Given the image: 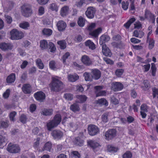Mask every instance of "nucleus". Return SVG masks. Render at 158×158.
<instances>
[{
	"label": "nucleus",
	"instance_id": "nucleus-16",
	"mask_svg": "<svg viewBox=\"0 0 158 158\" xmlns=\"http://www.w3.org/2000/svg\"><path fill=\"white\" fill-rule=\"evenodd\" d=\"M56 26L59 31H63L65 30L67 25L64 21L59 20L56 24Z\"/></svg>",
	"mask_w": 158,
	"mask_h": 158
},
{
	"label": "nucleus",
	"instance_id": "nucleus-63",
	"mask_svg": "<svg viewBox=\"0 0 158 158\" xmlns=\"http://www.w3.org/2000/svg\"><path fill=\"white\" fill-rule=\"evenodd\" d=\"M44 13V8L41 6L39 7L38 10V15H43Z\"/></svg>",
	"mask_w": 158,
	"mask_h": 158
},
{
	"label": "nucleus",
	"instance_id": "nucleus-30",
	"mask_svg": "<svg viewBox=\"0 0 158 158\" xmlns=\"http://www.w3.org/2000/svg\"><path fill=\"white\" fill-rule=\"evenodd\" d=\"M135 20V19L134 17L130 18L126 23L124 24V27L126 29H129L131 24L133 23Z\"/></svg>",
	"mask_w": 158,
	"mask_h": 158
},
{
	"label": "nucleus",
	"instance_id": "nucleus-37",
	"mask_svg": "<svg viewBox=\"0 0 158 158\" xmlns=\"http://www.w3.org/2000/svg\"><path fill=\"white\" fill-rule=\"evenodd\" d=\"M48 50L51 52L54 53L55 52L56 48L55 45L52 42H49L48 44Z\"/></svg>",
	"mask_w": 158,
	"mask_h": 158
},
{
	"label": "nucleus",
	"instance_id": "nucleus-49",
	"mask_svg": "<svg viewBox=\"0 0 158 158\" xmlns=\"http://www.w3.org/2000/svg\"><path fill=\"white\" fill-rule=\"evenodd\" d=\"M49 9L52 11H57L58 10V6L56 3H52L50 5Z\"/></svg>",
	"mask_w": 158,
	"mask_h": 158
},
{
	"label": "nucleus",
	"instance_id": "nucleus-45",
	"mask_svg": "<svg viewBox=\"0 0 158 158\" xmlns=\"http://www.w3.org/2000/svg\"><path fill=\"white\" fill-rule=\"evenodd\" d=\"M124 72V69H118L116 70L115 73L116 76L121 77Z\"/></svg>",
	"mask_w": 158,
	"mask_h": 158
},
{
	"label": "nucleus",
	"instance_id": "nucleus-52",
	"mask_svg": "<svg viewBox=\"0 0 158 158\" xmlns=\"http://www.w3.org/2000/svg\"><path fill=\"white\" fill-rule=\"evenodd\" d=\"M96 96L98 97L106 96V92L105 90L100 91L98 92H95Z\"/></svg>",
	"mask_w": 158,
	"mask_h": 158
},
{
	"label": "nucleus",
	"instance_id": "nucleus-29",
	"mask_svg": "<svg viewBox=\"0 0 158 158\" xmlns=\"http://www.w3.org/2000/svg\"><path fill=\"white\" fill-rule=\"evenodd\" d=\"M110 40V37L107 35H102L100 38V44H104L106 42H108Z\"/></svg>",
	"mask_w": 158,
	"mask_h": 158
},
{
	"label": "nucleus",
	"instance_id": "nucleus-35",
	"mask_svg": "<svg viewBox=\"0 0 158 158\" xmlns=\"http://www.w3.org/2000/svg\"><path fill=\"white\" fill-rule=\"evenodd\" d=\"M48 45V42L46 40H41L40 42V47L42 50L47 49Z\"/></svg>",
	"mask_w": 158,
	"mask_h": 158
},
{
	"label": "nucleus",
	"instance_id": "nucleus-23",
	"mask_svg": "<svg viewBox=\"0 0 158 158\" xmlns=\"http://www.w3.org/2000/svg\"><path fill=\"white\" fill-rule=\"evenodd\" d=\"M16 79V76L15 73H12L10 74L6 79V82L8 84H11L13 83Z\"/></svg>",
	"mask_w": 158,
	"mask_h": 158
},
{
	"label": "nucleus",
	"instance_id": "nucleus-60",
	"mask_svg": "<svg viewBox=\"0 0 158 158\" xmlns=\"http://www.w3.org/2000/svg\"><path fill=\"white\" fill-rule=\"evenodd\" d=\"M108 113H106L102 115V119L103 122L106 123L108 121Z\"/></svg>",
	"mask_w": 158,
	"mask_h": 158
},
{
	"label": "nucleus",
	"instance_id": "nucleus-44",
	"mask_svg": "<svg viewBox=\"0 0 158 158\" xmlns=\"http://www.w3.org/2000/svg\"><path fill=\"white\" fill-rule=\"evenodd\" d=\"M35 62L39 69H44V66L40 59L38 58L35 60Z\"/></svg>",
	"mask_w": 158,
	"mask_h": 158
},
{
	"label": "nucleus",
	"instance_id": "nucleus-9",
	"mask_svg": "<svg viewBox=\"0 0 158 158\" xmlns=\"http://www.w3.org/2000/svg\"><path fill=\"white\" fill-rule=\"evenodd\" d=\"M74 145L77 146L81 147L84 143V137L83 136H78L75 137L73 141Z\"/></svg>",
	"mask_w": 158,
	"mask_h": 158
},
{
	"label": "nucleus",
	"instance_id": "nucleus-64",
	"mask_svg": "<svg viewBox=\"0 0 158 158\" xmlns=\"http://www.w3.org/2000/svg\"><path fill=\"white\" fill-rule=\"evenodd\" d=\"M85 3V0H80L76 3V5L77 7H81Z\"/></svg>",
	"mask_w": 158,
	"mask_h": 158
},
{
	"label": "nucleus",
	"instance_id": "nucleus-41",
	"mask_svg": "<svg viewBox=\"0 0 158 158\" xmlns=\"http://www.w3.org/2000/svg\"><path fill=\"white\" fill-rule=\"evenodd\" d=\"M83 76L86 81H91L92 80L93 77L89 73L85 72L83 74Z\"/></svg>",
	"mask_w": 158,
	"mask_h": 158
},
{
	"label": "nucleus",
	"instance_id": "nucleus-15",
	"mask_svg": "<svg viewBox=\"0 0 158 158\" xmlns=\"http://www.w3.org/2000/svg\"><path fill=\"white\" fill-rule=\"evenodd\" d=\"M91 74L93 79L95 80H98L101 76V72L100 71L96 69H92L91 70Z\"/></svg>",
	"mask_w": 158,
	"mask_h": 158
},
{
	"label": "nucleus",
	"instance_id": "nucleus-40",
	"mask_svg": "<svg viewBox=\"0 0 158 158\" xmlns=\"http://www.w3.org/2000/svg\"><path fill=\"white\" fill-rule=\"evenodd\" d=\"M70 156L71 158H80V154L77 151H72L71 152Z\"/></svg>",
	"mask_w": 158,
	"mask_h": 158
},
{
	"label": "nucleus",
	"instance_id": "nucleus-2",
	"mask_svg": "<svg viewBox=\"0 0 158 158\" xmlns=\"http://www.w3.org/2000/svg\"><path fill=\"white\" fill-rule=\"evenodd\" d=\"M61 121V116L60 114H56L52 120H50L47 124V127L48 131H51L57 127Z\"/></svg>",
	"mask_w": 158,
	"mask_h": 158
},
{
	"label": "nucleus",
	"instance_id": "nucleus-13",
	"mask_svg": "<svg viewBox=\"0 0 158 158\" xmlns=\"http://www.w3.org/2000/svg\"><path fill=\"white\" fill-rule=\"evenodd\" d=\"M34 96L35 99L40 102H42L45 98V94L42 91H38L34 94Z\"/></svg>",
	"mask_w": 158,
	"mask_h": 158
},
{
	"label": "nucleus",
	"instance_id": "nucleus-27",
	"mask_svg": "<svg viewBox=\"0 0 158 158\" xmlns=\"http://www.w3.org/2000/svg\"><path fill=\"white\" fill-rule=\"evenodd\" d=\"M69 10V7L67 6H64L61 9L60 14L61 16L64 17L67 15L68 14Z\"/></svg>",
	"mask_w": 158,
	"mask_h": 158
},
{
	"label": "nucleus",
	"instance_id": "nucleus-28",
	"mask_svg": "<svg viewBox=\"0 0 158 158\" xmlns=\"http://www.w3.org/2000/svg\"><path fill=\"white\" fill-rule=\"evenodd\" d=\"M88 145L93 149H94L99 146L98 143L93 140H90L87 142Z\"/></svg>",
	"mask_w": 158,
	"mask_h": 158
},
{
	"label": "nucleus",
	"instance_id": "nucleus-54",
	"mask_svg": "<svg viewBox=\"0 0 158 158\" xmlns=\"http://www.w3.org/2000/svg\"><path fill=\"white\" fill-rule=\"evenodd\" d=\"M152 95L153 98H155L157 95V98L158 100V89L154 87L152 89Z\"/></svg>",
	"mask_w": 158,
	"mask_h": 158
},
{
	"label": "nucleus",
	"instance_id": "nucleus-32",
	"mask_svg": "<svg viewBox=\"0 0 158 158\" xmlns=\"http://www.w3.org/2000/svg\"><path fill=\"white\" fill-rule=\"evenodd\" d=\"M85 20L82 16H80L78 18L77 23L78 25L81 27H84L85 25Z\"/></svg>",
	"mask_w": 158,
	"mask_h": 158
},
{
	"label": "nucleus",
	"instance_id": "nucleus-36",
	"mask_svg": "<svg viewBox=\"0 0 158 158\" xmlns=\"http://www.w3.org/2000/svg\"><path fill=\"white\" fill-rule=\"evenodd\" d=\"M42 33L43 35L49 36L52 34V31L50 29L45 28L43 30Z\"/></svg>",
	"mask_w": 158,
	"mask_h": 158
},
{
	"label": "nucleus",
	"instance_id": "nucleus-10",
	"mask_svg": "<svg viewBox=\"0 0 158 158\" xmlns=\"http://www.w3.org/2000/svg\"><path fill=\"white\" fill-rule=\"evenodd\" d=\"M96 11L95 8L91 6L89 7H88L85 12V15L88 18L93 19L94 16Z\"/></svg>",
	"mask_w": 158,
	"mask_h": 158
},
{
	"label": "nucleus",
	"instance_id": "nucleus-11",
	"mask_svg": "<svg viewBox=\"0 0 158 158\" xmlns=\"http://www.w3.org/2000/svg\"><path fill=\"white\" fill-rule=\"evenodd\" d=\"M123 85L120 82H115L112 84L111 88L114 91H118L122 90L123 88Z\"/></svg>",
	"mask_w": 158,
	"mask_h": 158
},
{
	"label": "nucleus",
	"instance_id": "nucleus-21",
	"mask_svg": "<svg viewBox=\"0 0 158 158\" xmlns=\"http://www.w3.org/2000/svg\"><path fill=\"white\" fill-rule=\"evenodd\" d=\"M102 52L103 54L106 56L110 57L112 55V53L110 49L106 47V44L102 45Z\"/></svg>",
	"mask_w": 158,
	"mask_h": 158
},
{
	"label": "nucleus",
	"instance_id": "nucleus-12",
	"mask_svg": "<svg viewBox=\"0 0 158 158\" xmlns=\"http://www.w3.org/2000/svg\"><path fill=\"white\" fill-rule=\"evenodd\" d=\"M51 135L54 139L59 140L63 137V133L59 130H54L52 132Z\"/></svg>",
	"mask_w": 158,
	"mask_h": 158
},
{
	"label": "nucleus",
	"instance_id": "nucleus-62",
	"mask_svg": "<svg viewBox=\"0 0 158 158\" xmlns=\"http://www.w3.org/2000/svg\"><path fill=\"white\" fill-rule=\"evenodd\" d=\"M5 17L6 19V21L8 24H10L12 22L13 20L12 17L9 15H5Z\"/></svg>",
	"mask_w": 158,
	"mask_h": 158
},
{
	"label": "nucleus",
	"instance_id": "nucleus-51",
	"mask_svg": "<svg viewBox=\"0 0 158 158\" xmlns=\"http://www.w3.org/2000/svg\"><path fill=\"white\" fill-rule=\"evenodd\" d=\"M64 98L68 100L71 101L73 98V95L69 93H67L64 94Z\"/></svg>",
	"mask_w": 158,
	"mask_h": 158
},
{
	"label": "nucleus",
	"instance_id": "nucleus-57",
	"mask_svg": "<svg viewBox=\"0 0 158 158\" xmlns=\"http://www.w3.org/2000/svg\"><path fill=\"white\" fill-rule=\"evenodd\" d=\"M96 26L95 23H91L88 26L87 29L89 32H90L95 28Z\"/></svg>",
	"mask_w": 158,
	"mask_h": 158
},
{
	"label": "nucleus",
	"instance_id": "nucleus-8",
	"mask_svg": "<svg viewBox=\"0 0 158 158\" xmlns=\"http://www.w3.org/2000/svg\"><path fill=\"white\" fill-rule=\"evenodd\" d=\"M88 131L89 134L91 136L95 135L99 132L98 128L94 125H89L88 127Z\"/></svg>",
	"mask_w": 158,
	"mask_h": 158
},
{
	"label": "nucleus",
	"instance_id": "nucleus-17",
	"mask_svg": "<svg viewBox=\"0 0 158 158\" xmlns=\"http://www.w3.org/2000/svg\"><path fill=\"white\" fill-rule=\"evenodd\" d=\"M81 60L82 63L85 65L89 66L92 64V61L89 56L86 55L82 56Z\"/></svg>",
	"mask_w": 158,
	"mask_h": 158
},
{
	"label": "nucleus",
	"instance_id": "nucleus-20",
	"mask_svg": "<svg viewBox=\"0 0 158 158\" xmlns=\"http://www.w3.org/2000/svg\"><path fill=\"white\" fill-rule=\"evenodd\" d=\"M102 31V28L101 27L98 28L93 31L89 32V35L94 37H98L99 34L101 33Z\"/></svg>",
	"mask_w": 158,
	"mask_h": 158
},
{
	"label": "nucleus",
	"instance_id": "nucleus-18",
	"mask_svg": "<svg viewBox=\"0 0 158 158\" xmlns=\"http://www.w3.org/2000/svg\"><path fill=\"white\" fill-rule=\"evenodd\" d=\"M22 90L25 94H30L31 92V86L29 84H25L23 85Z\"/></svg>",
	"mask_w": 158,
	"mask_h": 158
},
{
	"label": "nucleus",
	"instance_id": "nucleus-19",
	"mask_svg": "<svg viewBox=\"0 0 158 158\" xmlns=\"http://www.w3.org/2000/svg\"><path fill=\"white\" fill-rule=\"evenodd\" d=\"M85 46L92 50H94L96 47L94 43L90 40H88L84 43Z\"/></svg>",
	"mask_w": 158,
	"mask_h": 158
},
{
	"label": "nucleus",
	"instance_id": "nucleus-46",
	"mask_svg": "<svg viewBox=\"0 0 158 158\" xmlns=\"http://www.w3.org/2000/svg\"><path fill=\"white\" fill-rule=\"evenodd\" d=\"M108 151L110 152H116L118 150V148H117L111 145H108L107 146Z\"/></svg>",
	"mask_w": 158,
	"mask_h": 158
},
{
	"label": "nucleus",
	"instance_id": "nucleus-43",
	"mask_svg": "<svg viewBox=\"0 0 158 158\" xmlns=\"http://www.w3.org/2000/svg\"><path fill=\"white\" fill-rule=\"evenodd\" d=\"M9 122L8 120H6L5 121H1L0 122V128H7L9 126Z\"/></svg>",
	"mask_w": 158,
	"mask_h": 158
},
{
	"label": "nucleus",
	"instance_id": "nucleus-42",
	"mask_svg": "<svg viewBox=\"0 0 158 158\" xmlns=\"http://www.w3.org/2000/svg\"><path fill=\"white\" fill-rule=\"evenodd\" d=\"M151 64V74L152 76L155 77L156 75L157 68L154 63H152Z\"/></svg>",
	"mask_w": 158,
	"mask_h": 158
},
{
	"label": "nucleus",
	"instance_id": "nucleus-4",
	"mask_svg": "<svg viewBox=\"0 0 158 158\" xmlns=\"http://www.w3.org/2000/svg\"><path fill=\"white\" fill-rule=\"evenodd\" d=\"M10 38L12 40H19L23 37L24 34L21 31H19L17 29H13L10 32Z\"/></svg>",
	"mask_w": 158,
	"mask_h": 158
},
{
	"label": "nucleus",
	"instance_id": "nucleus-7",
	"mask_svg": "<svg viewBox=\"0 0 158 158\" xmlns=\"http://www.w3.org/2000/svg\"><path fill=\"white\" fill-rule=\"evenodd\" d=\"M117 131L113 129H108L105 133V139L107 140L112 139L116 136Z\"/></svg>",
	"mask_w": 158,
	"mask_h": 158
},
{
	"label": "nucleus",
	"instance_id": "nucleus-34",
	"mask_svg": "<svg viewBox=\"0 0 158 158\" xmlns=\"http://www.w3.org/2000/svg\"><path fill=\"white\" fill-rule=\"evenodd\" d=\"M147 43H148V49L150 50L152 49L154 46L155 41L153 38H151L148 40H147Z\"/></svg>",
	"mask_w": 158,
	"mask_h": 158
},
{
	"label": "nucleus",
	"instance_id": "nucleus-61",
	"mask_svg": "<svg viewBox=\"0 0 158 158\" xmlns=\"http://www.w3.org/2000/svg\"><path fill=\"white\" fill-rule=\"evenodd\" d=\"M103 60L106 62V63L108 64L112 65L114 64V62L113 60L108 58L104 57Z\"/></svg>",
	"mask_w": 158,
	"mask_h": 158
},
{
	"label": "nucleus",
	"instance_id": "nucleus-55",
	"mask_svg": "<svg viewBox=\"0 0 158 158\" xmlns=\"http://www.w3.org/2000/svg\"><path fill=\"white\" fill-rule=\"evenodd\" d=\"M129 3L128 1H123L122 2V8L124 10H127L128 7Z\"/></svg>",
	"mask_w": 158,
	"mask_h": 158
},
{
	"label": "nucleus",
	"instance_id": "nucleus-39",
	"mask_svg": "<svg viewBox=\"0 0 158 158\" xmlns=\"http://www.w3.org/2000/svg\"><path fill=\"white\" fill-rule=\"evenodd\" d=\"M30 26L29 23L26 21H23L19 24V27L24 30L28 29V27H29Z\"/></svg>",
	"mask_w": 158,
	"mask_h": 158
},
{
	"label": "nucleus",
	"instance_id": "nucleus-3",
	"mask_svg": "<svg viewBox=\"0 0 158 158\" xmlns=\"http://www.w3.org/2000/svg\"><path fill=\"white\" fill-rule=\"evenodd\" d=\"M22 15L25 17H28L32 13L31 6L30 4H24L21 7Z\"/></svg>",
	"mask_w": 158,
	"mask_h": 158
},
{
	"label": "nucleus",
	"instance_id": "nucleus-6",
	"mask_svg": "<svg viewBox=\"0 0 158 158\" xmlns=\"http://www.w3.org/2000/svg\"><path fill=\"white\" fill-rule=\"evenodd\" d=\"M144 17L148 19L152 24L155 23L156 16L154 14L152 13L150 10L147 9L144 11Z\"/></svg>",
	"mask_w": 158,
	"mask_h": 158
},
{
	"label": "nucleus",
	"instance_id": "nucleus-56",
	"mask_svg": "<svg viewBox=\"0 0 158 158\" xmlns=\"http://www.w3.org/2000/svg\"><path fill=\"white\" fill-rule=\"evenodd\" d=\"M55 65L56 62L54 60H51L49 62V67L52 69L54 70L56 68Z\"/></svg>",
	"mask_w": 158,
	"mask_h": 158
},
{
	"label": "nucleus",
	"instance_id": "nucleus-47",
	"mask_svg": "<svg viewBox=\"0 0 158 158\" xmlns=\"http://www.w3.org/2000/svg\"><path fill=\"white\" fill-rule=\"evenodd\" d=\"M35 140L33 144V147L35 149L38 148H39L40 144V138L38 137L36 138V139H34V141Z\"/></svg>",
	"mask_w": 158,
	"mask_h": 158
},
{
	"label": "nucleus",
	"instance_id": "nucleus-53",
	"mask_svg": "<svg viewBox=\"0 0 158 158\" xmlns=\"http://www.w3.org/2000/svg\"><path fill=\"white\" fill-rule=\"evenodd\" d=\"M132 154L129 151H127L125 152L123 155V158H131L132 157Z\"/></svg>",
	"mask_w": 158,
	"mask_h": 158
},
{
	"label": "nucleus",
	"instance_id": "nucleus-22",
	"mask_svg": "<svg viewBox=\"0 0 158 158\" xmlns=\"http://www.w3.org/2000/svg\"><path fill=\"white\" fill-rule=\"evenodd\" d=\"M53 112V110L50 108H44L40 112L41 114L45 116H50L52 115Z\"/></svg>",
	"mask_w": 158,
	"mask_h": 158
},
{
	"label": "nucleus",
	"instance_id": "nucleus-25",
	"mask_svg": "<svg viewBox=\"0 0 158 158\" xmlns=\"http://www.w3.org/2000/svg\"><path fill=\"white\" fill-rule=\"evenodd\" d=\"M43 151H46L49 152H52L53 149H52V146L51 142L50 141H48L46 142L43 148Z\"/></svg>",
	"mask_w": 158,
	"mask_h": 158
},
{
	"label": "nucleus",
	"instance_id": "nucleus-26",
	"mask_svg": "<svg viewBox=\"0 0 158 158\" xmlns=\"http://www.w3.org/2000/svg\"><path fill=\"white\" fill-rule=\"evenodd\" d=\"M68 78L69 81L73 82L79 79V76L77 73H75L73 74L69 75L68 76Z\"/></svg>",
	"mask_w": 158,
	"mask_h": 158
},
{
	"label": "nucleus",
	"instance_id": "nucleus-24",
	"mask_svg": "<svg viewBox=\"0 0 158 158\" xmlns=\"http://www.w3.org/2000/svg\"><path fill=\"white\" fill-rule=\"evenodd\" d=\"M96 102L97 104H98L100 106H107L108 105V102L106 99L104 98H102L98 99L96 101Z\"/></svg>",
	"mask_w": 158,
	"mask_h": 158
},
{
	"label": "nucleus",
	"instance_id": "nucleus-1",
	"mask_svg": "<svg viewBox=\"0 0 158 158\" xmlns=\"http://www.w3.org/2000/svg\"><path fill=\"white\" fill-rule=\"evenodd\" d=\"M58 77L56 76L52 78V81L49 85L52 91L58 92L62 89L63 82L58 79Z\"/></svg>",
	"mask_w": 158,
	"mask_h": 158
},
{
	"label": "nucleus",
	"instance_id": "nucleus-31",
	"mask_svg": "<svg viewBox=\"0 0 158 158\" xmlns=\"http://www.w3.org/2000/svg\"><path fill=\"white\" fill-rule=\"evenodd\" d=\"M70 109L74 112L79 111L80 110L79 105L77 103H74L71 105L70 106Z\"/></svg>",
	"mask_w": 158,
	"mask_h": 158
},
{
	"label": "nucleus",
	"instance_id": "nucleus-5",
	"mask_svg": "<svg viewBox=\"0 0 158 158\" xmlns=\"http://www.w3.org/2000/svg\"><path fill=\"white\" fill-rule=\"evenodd\" d=\"M7 151L10 153H17L20 151L19 146L17 144H12L11 143H9L6 148Z\"/></svg>",
	"mask_w": 158,
	"mask_h": 158
},
{
	"label": "nucleus",
	"instance_id": "nucleus-33",
	"mask_svg": "<svg viewBox=\"0 0 158 158\" xmlns=\"http://www.w3.org/2000/svg\"><path fill=\"white\" fill-rule=\"evenodd\" d=\"M76 97L81 103H83L85 102L87 99V97L84 95H77L76 96Z\"/></svg>",
	"mask_w": 158,
	"mask_h": 158
},
{
	"label": "nucleus",
	"instance_id": "nucleus-50",
	"mask_svg": "<svg viewBox=\"0 0 158 158\" xmlns=\"http://www.w3.org/2000/svg\"><path fill=\"white\" fill-rule=\"evenodd\" d=\"M70 56L69 52H67L64 54L62 57V62L64 64H66V60Z\"/></svg>",
	"mask_w": 158,
	"mask_h": 158
},
{
	"label": "nucleus",
	"instance_id": "nucleus-58",
	"mask_svg": "<svg viewBox=\"0 0 158 158\" xmlns=\"http://www.w3.org/2000/svg\"><path fill=\"white\" fill-rule=\"evenodd\" d=\"M27 117L24 114H21L19 118V120L23 124L25 123H26Z\"/></svg>",
	"mask_w": 158,
	"mask_h": 158
},
{
	"label": "nucleus",
	"instance_id": "nucleus-38",
	"mask_svg": "<svg viewBox=\"0 0 158 158\" xmlns=\"http://www.w3.org/2000/svg\"><path fill=\"white\" fill-rule=\"evenodd\" d=\"M57 44L59 46L61 49H64L66 47V43L64 40H60L57 42Z\"/></svg>",
	"mask_w": 158,
	"mask_h": 158
},
{
	"label": "nucleus",
	"instance_id": "nucleus-48",
	"mask_svg": "<svg viewBox=\"0 0 158 158\" xmlns=\"http://www.w3.org/2000/svg\"><path fill=\"white\" fill-rule=\"evenodd\" d=\"M17 113L15 111H12L10 113L9 115L10 120L11 121L14 122L15 121V117Z\"/></svg>",
	"mask_w": 158,
	"mask_h": 158
},
{
	"label": "nucleus",
	"instance_id": "nucleus-59",
	"mask_svg": "<svg viewBox=\"0 0 158 158\" xmlns=\"http://www.w3.org/2000/svg\"><path fill=\"white\" fill-rule=\"evenodd\" d=\"M10 94V90L8 89L4 92L3 94V97L5 99L7 98L9 96Z\"/></svg>",
	"mask_w": 158,
	"mask_h": 158
},
{
	"label": "nucleus",
	"instance_id": "nucleus-14",
	"mask_svg": "<svg viewBox=\"0 0 158 158\" xmlns=\"http://www.w3.org/2000/svg\"><path fill=\"white\" fill-rule=\"evenodd\" d=\"M13 45L10 43L2 42L0 43V48L4 51H7L12 49Z\"/></svg>",
	"mask_w": 158,
	"mask_h": 158
}]
</instances>
